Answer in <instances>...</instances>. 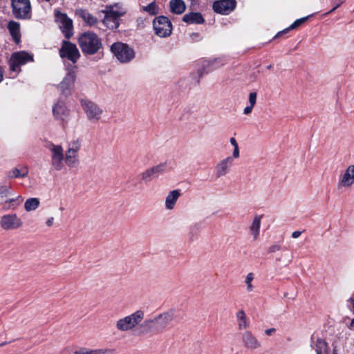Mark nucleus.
I'll return each instance as SVG.
<instances>
[{"label": "nucleus", "instance_id": "nucleus-4", "mask_svg": "<svg viewBox=\"0 0 354 354\" xmlns=\"http://www.w3.org/2000/svg\"><path fill=\"white\" fill-rule=\"evenodd\" d=\"M111 50L116 58L122 63L131 61L135 57L134 50L127 44L116 42L111 46Z\"/></svg>", "mask_w": 354, "mask_h": 354}, {"label": "nucleus", "instance_id": "nucleus-3", "mask_svg": "<svg viewBox=\"0 0 354 354\" xmlns=\"http://www.w3.org/2000/svg\"><path fill=\"white\" fill-rule=\"evenodd\" d=\"M79 46L85 55H94L102 47L100 37L93 32L82 33L77 39Z\"/></svg>", "mask_w": 354, "mask_h": 354}, {"label": "nucleus", "instance_id": "nucleus-47", "mask_svg": "<svg viewBox=\"0 0 354 354\" xmlns=\"http://www.w3.org/2000/svg\"><path fill=\"white\" fill-rule=\"evenodd\" d=\"M337 1V3H336V5L333 8V10H335L337 8H338L340 5H342L344 0H336Z\"/></svg>", "mask_w": 354, "mask_h": 354}, {"label": "nucleus", "instance_id": "nucleus-38", "mask_svg": "<svg viewBox=\"0 0 354 354\" xmlns=\"http://www.w3.org/2000/svg\"><path fill=\"white\" fill-rule=\"evenodd\" d=\"M9 195H11L10 192V189L6 186H1L0 187V198H7Z\"/></svg>", "mask_w": 354, "mask_h": 354}, {"label": "nucleus", "instance_id": "nucleus-12", "mask_svg": "<svg viewBox=\"0 0 354 354\" xmlns=\"http://www.w3.org/2000/svg\"><path fill=\"white\" fill-rule=\"evenodd\" d=\"M23 222L16 214L3 215L0 221L1 227L5 230H12L21 227Z\"/></svg>", "mask_w": 354, "mask_h": 354}, {"label": "nucleus", "instance_id": "nucleus-24", "mask_svg": "<svg viewBox=\"0 0 354 354\" xmlns=\"http://www.w3.org/2000/svg\"><path fill=\"white\" fill-rule=\"evenodd\" d=\"M170 8L173 13L179 15L185 10V5L183 0H171L170 1Z\"/></svg>", "mask_w": 354, "mask_h": 354}, {"label": "nucleus", "instance_id": "nucleus-11", "mask_svg": "<svg viewBox=\"0 0 354 354\" xmlns=\"http://www.w3.org/2000/svg\"><path fill=\"white\" fill-rule=\"evenodd\" d=\"M236 0H218L213 3L212 9L218 14L227 15L234 10Z\"/></svg>", "mask_w": 354, "mask_h": 354}, {"label": "nucleus", "instance_id": "nucleus-6", "mask_svg": "<svg viewBox=\"0 0 354 354\" xmlns=\"http://www.w3.org/2000/svg\"><path fill=\"white\" fill-rule=\"evenodd\" d=\"M32 61V55L25 51L15 53L10 59V68L12 71L19 72L21 66Z\"/></svg>", "mask_w": 354, "mask_h": 354}, {"label": "nucleus", "instance_id": "nucleus-9", "mask_svg": "<svg viewBox=\"0 0 354 354\" xmlns=\"http://www.w3.org/2000/svg\"><path fill=\"white\" fill-rule=\"evenodd\" d=\"M49 150L51 152V165L56 170H61L63 167V160L64 159V150L62 146L51 144L49 146Z\"/></svg>", "mask_w": 354, "mask_h": 354}, {"label": "nucleus", "instance_id": "nucleus-13", "mask_svg": "<svg viewBox=\"0 0 354 354\" xmlns=\"http://www.w3.org/2000/svg\"><path fill=\"white\" fill-rule=\"evenodd\" d=\"M83 109L90 121L97 122L101 118L102 109L91 101H84L82 103Z\"/></svg>", "mask_w": 354, "mask_h": 354}, {"label": "nucleus", "instance_id": "nucleus-49", "mask_svg": "<svg viewBox=\"0 0 354 354\" xmlns=\"http://www.w3.org/2000/svg\"><path fill=\"white\" fill-rule=\"evenodd\" d=\"M3 78V73L1 69L0 68V82L2 80Z\"/></svg>", "mask_w": 354, "mask_h": 354}, {"label": "nucleus", "instance_id": "nucleus-15", "mask_svg": "<svg viewBox=\"0 0 354 354\" xmlns=\"http://www.w3.org/2000/svg\"><path fill=\"white\" fill-rule=\"evenodd\" d=\"M234 163V160L231 158L225 157V158L219 160L214 169L215 176L217 178H222L227 175L231 169Z\"/></svg>", "mask_w": 354, "mask_h": 354}, {"label": "nucleus", "instance_id": "nucleus-20", "mask_svg": "<svg viewBox=\"0 0 354 354\" xmlns=\"http://www.w3.org/2000/svg\"><path fill=\"white\" fill-rule=\"evenodd\" d=\"M53 113L55 118L62 121L66 120L68 117V111L62 102H58L55 104L53 109Z\"/></svg>", "mask_w": 354, "mask_h": 354}, {"label": "nucleus", "instance_id": "nucleus-44", "mask_svg": "<svg viewBox=\"0 0 354 354\" xmlns=\"http://www.w3.org/2000/svg\"><path fill=\"white\" fill-rule=\"evenodd\" d=\"M54 223V218L53 217H50L49 218H48V220L46 221V225L48 226V227H50L53 225Z\"/></svg>", "mask_w": 354, "mask_h": 354}, {"label": "nucleus", "instance_id": "nucleus-17", "mask_svg": "<svg viewBox=\"0 0 354 354\" xmlns=\"http://www.w3.org/2000/svg\"><path fill=\"white\" fill-rule=\"evenodd\" d=\"M75 80V73L74 71H69L62 82L59 85V88L61 90L62 93L68 94L71 93L74 87V83Z\"/></svg>", "mask_w": 354, "mask_h": 354}, {"label": "nucleus", "instance_id": "nucleus-36", "mask_svg": "<svg viewBox=\"0 0 354 354\" xmlns=\"http://www.w3.org/2000/svg\"><path fill=\"white\" fill-rule=\"evenodd\" d=\"M254 278V274L252 272H250L247 274L245 277V283L247 286L248 292H252L253 290V286L252 284V281Z\"/></svg>", "mask_w": 354, "mask_h": 354}, {"label": "nucleus", "instance_id": "nucleus-7", "mask_svg": "<svg viewBox=\"0 0 354 354\" xmlns=\"http://www.w3.org/2000/svg\"><path fill=\"white\" fill-rule=\"evenodd\" d=\"M104 14V20L116 21L126 14V9L120 3L106 6L104 10L101 11Z\"/></svg>", "mask_w": 354, "mask_h": 354}, {"label": "nucleus", "instance_id": "nucleus-10", "mask_svg": "<svg viewBox=\"0 0 354 354\" xmlns=\"http://www.w3.org/2000/svg\"><path fill=\"white\" fill-rule=\"evenodd\" d=\"M242 346L249 350H256L261 347V343L250 330H245L240 335Z\"/></svg>", "mask_w": 354, "mask_h": 354}, {"label": "nucleus", "instance_id": "nucleus-29", "mask_svg": "<svg viewBox=\"0 0 354 354\" xmlns=\"http://www.w3.org/2000/svg\"><path fill=\"white\" fill-rule=\"evenodd\" d=\"M257 95L256 92H252L249 94L248 101L250 105L244 109L243 113L245 115H249L252 112L253 107L257 102Z\"/></svg>", "mask_w": 354, "mask_h": 354}, {"label": "nucleus", "instance_id": "nucleus-1", "mask_svg": "<svg viewBox=\"0 0 354 354\" xmlns=\"http://www.w3.org/2000/svg\"><path fill=\"white\" fill-rule=\"evenodd\" d=\"M174 316L175 310L170 309L152 318L145 320L143 325L149 331L155 332L156 333H162L167 328L169 325L174 320Z\"/></svg>", "mask_w": 354, "mask_h": 354}, {"label": "nucleus", "instance_id": "nucleus-25", "mask_svg": "<svg viewBox=\"0 0 354 354\" xmlns=\"http://www.w3.org/2000/svg\"><path fill=\"white\" fill-rule=\"evenodd\" d=\"M8 28L15 42L19 43L21 39L19 24H8Z\"/></svg>", "mask_w": 354, "mask_h": 354}, {"label": "nucleus", "instance_id": "nucleus-14", "mask_svg": "<svg viewBox=\"0 0 354 354\" xmlns=\"http://www.w3.org/2000/svg\"><path fill=\"white\" fill-rule=\"evenodd\" d=\"M80 145L77 142L71 143L66 152L65 162L70 167H75L79 164L78 151L80 150Z\"/></svg>", "mask_w": 354, "mask_h": 354}, {"label": "nucleus", "instance_id": "nucleus-23", "mask_svg": "<svg viewBox=\"0 0 354 354\" xmlns=\"http://www.w3.org/2000/svg\"><path fill=\"white\" fill-rule=\"evenodd\" d=\"M238 328L240 330H245L250 326V322L243 310L241 309L236 313Z\"/></svg>", "mask_w": 354, "mask_h": 354}, {"label": "nucleus", "instance_id": "nucleus-41", "mask_svg": "<svg viewBox=\"0 0 354 354\" xmlns=\"http://www.w3.org/2000/svg\"><path fill=\"white\" fill-rule=\"evenodd\" d=\"M313 17H314V15H308V16H306V17H302L300 19H297L294 22H297V23L305 22L306 21H307L308 19H311Z\"/></svg>", "mask_w": 354, "mask_h": 354}, {"label": "nucleus", "instance_id": "nucleus-33", "mask_svg": "<svg viewBox=\"0 0 354 354\" xmlns=\"http://www.w3.org/2000/svg\"><path fill=\"white\" fill-rule=\"evenodd\" d=\"M28 171L27 168H24L22 171H20L17 168H14L9 172L10 178H24L28 175Z\"/></svg>", "mask_w": 354, "mask_h": 354}, {"label": "nucleus", "instance_id": "nucleus-22", "mask_svg": "<svg viewBox=\"0 0 354 354\" xmlns=\"http://www.w3.org/2000/svg\"><path fill=\"white\" fill-rule=\"evenodd\" d=\"M180 196V192L178 189H174L169 192L165 198V205L168 210L174 209L177 201Z\"/></svg>", "mask_w": 354, "mask_h": 354}, {"label": "nucleus", "instance_id": "nucleus-37", "mask_svg": "<svg viewBox=\"0 0 354 354\" xmlns=\"http://www.w3.org/2000/svg\"><path fill=\"white\" fill-rule=\"evenodd\" d=\"M144 10L153 16L156 13V6L155 3H151L147 6L145 7Z\"/></svg>", "mask_w": 354, "mask_h": 354}, {"label": "nucleus", "instance_id": "nucleus-32", "mask_svg": "<svg viewBox=\"0 0 354 354\" xmlns=\"http://www.w3.org/2000/svg\"><path fill=\"white\" fill-rule=\"evenodd\" d=\"M76 15L80 19L84 21V22H93V18L92 15L84 10H77L75 12Z\"/></svg>", "mask_w": 354, "mask_h": 354}, {"label": "nucleus", "instance_id": "nucleus-26", "mask_svg": "<svg viewBox=\"0 0 354 354\" xmlns=\"http://www.w3.org/2000/svg\"><path fill=\"white\" fill-rule=\"evenodd\" d=\"M204 19L199 12H192L183 17V22H203Z\"/></svg>", "mask_w": 354, "mask_h": 354}, {"label": "nucleus", "instance_id": "nucleus-8", "mask_svg": "<svg viewBox=\"0 0 354 354\" xmlns=\"http://www.w3.org/2000/svg\"><path fill=\"white\" fill-rule=\"evenodd\" d=\"M12 6L17 18L24 19L28 17L31 9L29 0H12Z\"/></svg>", "mask_w": 354, "mask_h": 354}, {"label": "nucleus", "instance_id": "nucleus-18", "mask_svg": "<svg viewBox=\"0 0 354 354\" xmlns=\"http://www.w3.org/2000/svg\"><path fill=\"white\" fill-rule=\"evenodd\" d=\"M354 183V165H349L339 178V184L342 187H348Z\"/></svg>", "mask_w": 354, "mask_h": 354}, {"label": "nucleus", "instance_id": "nucleus-28", "mask_svg": "<svg viewBox=\"0 0 354 354\" xmlns=\"http://www.w3.org/2000/svg\"><path fill=\"white\" fill-rule=\"evenodd\" d=\"M230 142L233 147L232 153L230 156H227L228 158H231L232 160L239 159L240 158V149L236 141V138L234 137L230 138Z\"/></svg>", "mask_w": 354, "mask_h": 354}, {"label": "nucleus", "instance_id": "nucleus-34", "mask_svg": "<svg viewBox=\"0 0 354 354\" xmlns=\"http://www.w3.org/2000/svg\"><path fill=\"white\" fill-rule=\"evenodd\" d=\"M55 22H73L66 13L61 12L58 10H55Z\"/></svg>", "mask_w": 354, "mask_h": 354}, {"label": "nucleus", "instance_id": "nucleus-48", "mask_svg": "<svg viewBox=\"0 0 354 354\" xmlns=\"http://www.w3.org/2000/svg\"><path fill=\"white\" fill-rule=\"evenodd\" d=\"M8 344V342H3L2 343H0V347L1 346H6Z\"/></svg>", "mask_w": 354, "mask_h": 354}, {"label": "nucleus", "instance_id": "nucleus-40", "mask_svg": "<svg viewBox=\"0 0 354 354\" xmlns=\"http://www.w3.org/2000/svg\"><path fill=\"white\" fill-rule=\"evenodd\" d=\"M152 22H170V21L164 16H159L158 17H154L152 20Z\"/></svg>", "mask_w": 354, "mask_h": 354}, {"label": "nucleus", "instance_id": "nucleus-27", "mask_svg": "<svg viewBox=\"0 0 354 354\" xmlns=\"http://www.w3.org/2000/svg\"><path fill=\"white\" fill-rule=\"evenodd\" d=\"M40 204V201L37 198H30L26 200L24 204V208L27 212H31L37 209Z\"/></svg>", "mask_w": 354, "mask_h": 354}, {"label": "nucleus", "instance_id": "nucleus-31", "mask_svg": "<svg viewBox=\"0 0 354 354\" xmlns=\"http://www.w3.org/2000/svg\"><path fill=\"white\" fill-rule=\"evenodd\" d=\"M60 29L66 39H70L74 35L73 24H62Z\"/></svg>", "mask_w": 354, "mask_h": 354}, {"label": "nucleus", "instance_id": "nucleus-30", "mask_svg": "<svg viewBox=\"0 0 354 354\" xmlns=\"http://www.w3.org/2000/svg\"><path fill=\"white\" fill-rule=\"evenodd\" d=\"M315 351L317 354H328L327 343L322 339H318L316 342Z\"/></svg>", "mask_w": 354, "mask_h": 354}, {"label": "nucleus", "instance_id": "nucleus-35", "mask_svg": "<svg viewBox=\"0 0 354 354\" xmlns=\"http://www.w3.org/2000/svg\"><path fill=\"white\" fill-rule=\"evenodd\" d=\"M301 24H291L288 27L283 29L282 30L278 32L275 36L274 38H279L280 37H282L283 35L287 34L291 30H295L299 27V25Z\"/></svg>", "mask_w": 354, "mask_h": 354}, {"label": "nucleus", "instance_id": "nucleus-51", "mask_svg": "<svg viewBox=\"0 0 354 354\" xmlns=\"http://www.w3.org/2000/svg\"><path fill=\"white\" fill-rule=\"evenodd\" d=\"M352 302H353V307H354V298L351 299Z\"/></svg>", "mask_w": 354, "mask_h": 354}, {"label": "nucleus", "instance_id": "nucleus-52", "mask_svg": "<svg viewBox=\"0 0 354 354\" xmlns=\"http://www.w3.org/2000/svg\"><path fill=\"white\" fill-rule=\"evenodd\" d=\"M333 354H337L335 351H333Z\"/></svg>", "mask_w": 354, "mask_h": 354}, {"label": "nucleus", "instance_id": "nucleus-2", "mask_svg": "<svg viewBox=\"0 0 354 354\" xmlns=\"http://www.w3.org/2000/svg\"><path fill=\"white\" fill-rule=\"evenodd\" d=\"M145 318V312L137 310L133 313L122 317L115 322V328L120 333L133 331L141 326Z\"/></svg>", "mask_w": 354, "mask_h": 354}, {"label": "nucleus", "instance_id": "nucleus-19", "mask_svg": "<svg viewBox=\"0 0 354 354\" xmlns=\"http://www.w3.org/2000/svg\"><path fill=\"white\" fill-rule=\"evenodd\" d=\"M261 218H262V216L256 215L254 217V218L249 227L250 234L252 237L253 241H257L259 239V236L260 234Z\"/></svg>", "mask_w": 354, "mask_h": 354}, {"label": "nucleus", "instance_id": "nucleus-46", "mask_svg": "<svg viewBox=\"0 0 354 354\" xmlns=\"http://www.w3.org/2000/svg\"><path fill=\"white\" fill-rule=\"evenodd\" d=\"M17 199H20V201H22V198L21 196H17L16 198H9L6 201V202H8V203H12V202H14Z\"/></svg>", "mask_w": 354, "mask_h": 354}, {"label": "nucleus", "instance_id": "nucleus-43", "mask_svg": "<svg viewBox=\"0 0 354 354\" xmlns=\"http://www.w3.org/2000/svg\"><path fill=\"white\" fill-rule=\"evenodd\" d=\"M60 354H73V353H72V349L70 347H66L61 351Z\"/></svg>", "mask_w": 354, "mask_h": 354}, {"label": "nucleus", "instance_id": "nucleus-5", "mask_svg": "<svg viewBox=\"0 0 354 354\" xmlns=\"http://www.w3.org/2000/svg\"><path fill=\"white\" fill-rule=\"evenodd\" d=\"M59 55L62 58H67L73 63H76L80 57V53L77 46L68 41H63L59 49Z\"/></svg>", "mask_w": 354, "mask_h": 354}, {"label": "nucleus", "instance_id": "nucleus-50", "mask_svg": "<svg viewBox=\"0 0 354 354\" xmlns=\"http://www.w3.org/2000/svg\"><path fill=\"white\" fill-rule=\"evenodd\" d=\"M118 25H119V24H115L114 26H112V27H111V28H112V29H113V28H115V29H116V28H118Z\"/></svg>", "mask_w": 354, "mask_h": 354}, {"label": "nucleus", "instance_id": "nucleus-39", "mask_svg": "<svg viewBox=\"0 0 354 354\" xmlns=\"http://www.w3.org/2000/svg\"><path fill=\"white\" fill-rule=\"evenodd\" d=\"M281 249V247L279 244L274 243L269 247L268 252L269 253H276V252L280 251Z\"/></svg>", "mask_w": 354, "mask_h": 354}, {"label": "nucleus", "instance_id": "nucleus-45", "mask_svg": "<svg viewBox=\"0 0 354 354\" xmlns=\"http://www.w3.org/2000/svg\"><path fill=\"white\" fill-rule=\"evenodd\" d=\"M301 234V232L300 231H295L292 233V237L294 239H297Z\"/></svg>", "mask_w": 354, "mask_h": 354}, {"label": "nucleus", "instance_id": "nucleus-21", "mask_svg": "<svg viewBox=\"0 0 354 354\" xmlns=\"http://www.w3.org/2000/svg\"><path fill=\"white\" fill-rule=\"evenodd\" d=\"M156 34L160 37H166L171 35L172 24H153Z\"/></svg>", "mask_w": 354, "mask_h": 354}, {"label": "nucleus", "instance_id": "nucleus-42", "mask_svg": "<svg viewBox=\"0 0 354 354\" xmlns=\"http://www.w3.org/2000/svg\"><path fill=\"white\" fill-rule=\"evenodd\" d=\"M277 329L275 328H270L266 329L264 333L268 336H271L275 333Z\"/></svg>", "mask_w": 354, "mask_h": 354}, {"label": "nucleus", "instance_id": "nucleus-16", "mask_svg": "<svg viewBox=\"0 0 354 354\" xmlns=\"http://www.w3.org/2000/svg\"><path fill=\"white\" fill-rule=\"evenodd\" d=\"M166 169V164L161 163L156 166L152 167L141 174L142 180L145 182H149L153 178H158L160 174H163Z\"/></svg>", "mask_w": 354, "mask_h": 354}]
</instances>
